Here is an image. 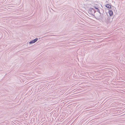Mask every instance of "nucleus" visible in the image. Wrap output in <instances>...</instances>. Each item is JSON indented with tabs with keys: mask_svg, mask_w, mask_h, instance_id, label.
<instances>
[{
	"mask_svg": "<svg viewBox=\"0 0 125 125\" xmlns=\"http://www.w3.org/2000/svg\"><path fill=\"white\" fill-rule=\"evenodd\" d=\"M96 11L98 12L99 13H101L99 10L98 8H96Z\"/></svg>",
	"mask_w": 125,
	"mask_h": 125,
	"instance_id": "423d86ee",
	"label": "nucleus"
},
{
	"mask_svg": "<svg viewBox=\"0 0 125 125\" xmlns=\"http://www.w3.org/2000/svg\"><path fill=\"white\" fill-rule=\"evenodd\" d=\"M109 13L110 16H112L113 14V11L111 10H109Z\"/></svg>",
	"mask_w": 125,
	"mask_h": 125,
	"instance_id": "20e7f679",
	"label": "nucleus"
},
{
	"mask_svg": "<svg viewBox=\"0 0 125 125\" xmlns=\"http://www.w3.org/2000/svg\"><path fill=\"white\" fill-rule=\"evenodd\" d=\"M94 8H95V9H96V8H97L95 7H94Z\"/></svg>",
	"mask_w": 125,
	"mask_h": 125,
	"instance_id": "6e6552de",
	"label": "nucleus"
},
{
	"mask_svg": "<svg viewBox=\"0 0 125 125\" xmlns=\"http://www.w3.org/2000/svg\"><path fill=\"white\" fill-rule=\"evenodd\" d=\"M96 11L93 8H90L89 10V12L91 14L93 15Z\"/></svg>",
	"mask_w": 125,
	"mask_h": 125,
	"instance_id": "f257e3e1",
	"label": "nucleus"
},
{
	"mask_svg": "<svg viewBox=\"0 0 125 125\" xmlns=\"http://www.w3.org/2000/svg\"><path fill=\"white\" fill-rule=\"evenodd\" d=\"M64 112H63V114H64Z\"/></svg>",
	"mask_w": 125,
	"mask_h": 125,
	"instance_id": "0eeeda50",
	"label": "nucleus"
},
{
	"mask_svg": "<svg viewBox=\"0 0 125 125\" xmlns=\"http://www.w3.org/2000/svg\"><path fill=\"white\" fill-rule=\"evenodd\" d=\"M38 39L37 38H35L33 40L30 41L29 43L30 44H31L32 43H34L36 42L38 40Z\"/></svg>",
	"mask_w": 125,
	"mask_h": 125,
	"instance_id": "7ed1b4c3",
	"label": "nucleus"
},
{
	"mask_svg": "<svg viewBox=\"0 0 125 125\" xmlns=\"http://www.w3.org/2000/svg\"><path fill=\"white\" fill-rule=\"evenodd\" d=\"M96 17L98 19L101 20L103 18L102 14L101 13H98V14L97 15Z\"/></svg>",
	"mask_w": 125,
	"mask_h": 125,
	"instance_id": "f03ea898",
	"label": "nucleus"
},
{
	"mask_svg": "<svg viewBox=\"0 0 125 125\" xmlns=\"http://www.w3.org/2000/svg\"><path fill=\"white\" fill-rule=\"evenodd\" d=\"M105 6L106 7L109 9H110L111 7V6L109 4H106Z\"/></svg>",
	"mask_w": 125,
	"mask_h": 125,
	"instance_id": "39448f33",
	"label": "nucleus"
}]
</instances>
